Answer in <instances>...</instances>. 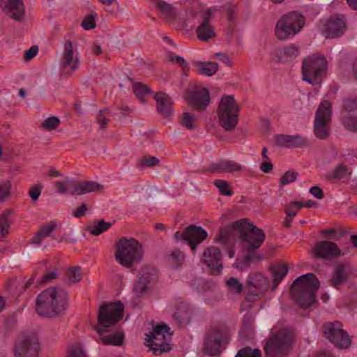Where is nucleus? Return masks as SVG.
<instances>
[{
    "mask_svg": "<svg viewBox=\"0 0 357 357\" xmlns=\"http://www.w3.org/2000/svg\"><path fill=\"white\" fill-rule=\"evenodd\" d=\"M237 237L241 241L248 243L247 249L251 252L261 246L266 236L262 229L249 222L248 219L243 218L230 225L222 227L215 237V241L229 244L234 243Z\"/></svg>",
    "mask_w": 357,
    "mask_h": 357,
    "instance_id": "nucleus-1",
    "label": "nucleus"
},
{
    "mask_svg": "<svg viewBox=\"0 0 357 357\" xmlns=\"http://www.w3.org/2000/svg\"><path fill=\"white\" fill-rule=\"evenodd\" d=\"M68 292L62 288L51 287L36 298V311L43 317H55L63 314L68 307Z\"/></svg>",
    "mask_w": 357,
    "mask_h": 357,
    "instance_id": "nucleus-2",
    "label": "nucleus"
},
{
    "mask_svg": "<svg viewBox=\"0 0 357 357\" xmlns=\"http://www.w3.org/2000/svg\"><path fill=\"white\" fill-rule=\"evenodd\" d=\"M319 282L314 273H307L297 278L290 286V294L295 302L306 309L315 302Z\"/></svg>",
    "mask_w": 357,
    "mask_h": 357,
    "instance_id": "nucleus-3",
    "label": "nucleus"
},
{
    "mask_svg": "<svg viewBox=\"0 0 357 357\" xmlns=\"http://www.w3.org/2000/svg\"><path fill=\"white\" fill-rule=\"evenodd\" d=\"M305 24V17L298 11L284 14L276 22L275 36L279 40L291 39L301 32Z\"/></svg>",
    "mask_w": 357,
    "mask_h": 357,
    "instance_id": "nucleus-4",
    "label": "nucleus"
},
{
    "mask_svg": "<svg viewBox=\"0 0 357 357\" xmlns=\"http://www.w3.org/2000/svg\"><path fill=\"white\" fill-rule=\"evenodd\" d=\"M294 340L293 331L284 328L273 333L264 347L265 357H284L291 350Z\"/></svg>",
    "mask_w": 357,
    "mask_h": 357,
    "instance_id": "nucleus-5",
    "label": "nucleus"
},
{
    "mask_svg": "<svg viewBox=\"0 0 357 357\" xmlns=\"http://www.w3.org/2000/svg\"><path fill=\"white\" fill-rule=\"evenodd\" d=\"M239 106L233 95H224L218 105L217 114L220 126L227 132L236 128L239 116Z\"/></svg>",
    "mask_w": 357,
    "mask_h": 357,
    "instance_id": "nucleus-6",
    "label": "nucleus"
},
{
    "mask_svg": "<svg viewBox=\"0 0 357 357\" xmlns=\"http://www.w3.org/2000/svg\"><path fill=\"white\" fill-rule=\"evenodd\" d=\"M116 248V260L123 267L131 268L135 261H139L143 257L142 245L132 238H120Z\"/></svg>",
    "mask_w": 357,
    "mask_h": 357,
    "instance_id": "nucleus-7",
    "label": "nucleus"
},
{
    "mask_svg": "<svg viewBox=\"0 0 357 357\" xmlns=\"http://www.w3.org/2000/svg\"><path fill=\"white\" fill-rule=\"evenodd\" d=\"M124 305L121 302L102 304L98 310V325L93 329L102 334L106 331L103 328H109L119 322L123 317Z\"/></svg>",
    "mask_w": 357,
    "mask_h": 357,
    "instance_id": "nucleus-8",
    "label": "nucleus"
},
{
    "mask_svg": "<svg viewBox=\"0 0 357 357\" xmlns=\"http://www.w3.org/2000/svg\"><path fill=\"white\" fill-rule=\"evenodd\" d=\"M229 338V329L225 325H218L211 327L207 331L204 344V352L211 356L219 354L224 349Z\"/></svg>",
    "mask_w": 357,
    "mask_h": 357,
    "instance_id": "nucleus-9",
    "label": "nucleus"
},
{
    "mask_svg": "<svg viewBox=\"0 0 357 357\" xmlns=\"http://www.w3.org/2000/svg\"><path fill=\"white\" fill-rule=\"evenodd\" d=\"M327 62L324 56L313 55L303 59L302 75L304 81L312 85L319 84L326 73Z\"/></svg>",
    "mask_w": 357,
    "mask_h": 357,
    "instance_id": "nucleus-10",
    "label": "nucleus"
},
{
    "mask_svg": "<svg viewBox=\"0 0 357 357\" xmlns=\"http://www.w3.org/2000/svg\"><path fill=\"white\" fill-rule=\"evenodd\" d=\"M54 187L59 194L69 193L72 195H82L93 192H100L103 189V185L96 181H73L68 178L63 181H56Z\"/></svg>",
    "mask_w": 357,
    "mask_h": 357,
    "instance_id": "nucleus-11",
    "label": "nucleus"
},
{
    "mask_svg": "<svg viewBox=\"0 0 357 357\" xmlns=\"http://www.w3.org/2000/svg\"><path fill=\"white\" fill-rule=\"evenodd\" d=\"M146 336V340L149 343V345L153 354L158 356L170 350L168 341L171 338L172 333L166 324L157 325Z\"/></svg>",
    "mask_w": 357,
    "mask_h": 357,
    "instance_id": "nucleus-12",
    "label": "nucleus"
},
{
    "mask_svg": "<svg viewBox=\"0 0 357 357\" xmlns=\"http://www.w3.org/2000/svg\"><path fill=\"white\" fill-rule=\"evenodd\" d=\"M331 121V105L328 100H323L319 105L314 123L315 136L320 139H325L329 135Z\"/></svg>",
    "mask_w": 357,
    "mask_h": 357,
    "instance_id": "nucleus-13",
    "label": "nucleus"
},
{
    "mask_svg": "<svg viewBox=\"0 0 357 357\" xmlns=\"http://www.w3.org/2000/svg\"><path fill=\"white\" fill-rule=\"evenodd\" d=\"M341 327L339 321L325 323L323 325V333L336 347L347 348L351 344V340L347 333Z\"/></svg>",
    "mask_w": 357,
    "mask_h": 357,
    "instance_id": "nucleus-14",
    "label": "nucleus"
},
{
    "mask_svg": "<svg viewBox=\"0 0 357 357\" xmlns=\"http://www.w3.org/2000/svg\"><path fill=\"white\" fill-rule=\"evenodd\" d=\"M79 60L74 56L73 43L66 40L63 45V51L60 61V70L63 75H70L79 67Z\"/></svg>",
    "mask_w": 357,
    "mask_h": 357,
    "instance_id": "nucleus-15",
    "label": "nucleus"
},
{
    "mask_svg": "<svg viewBox=\"0 0 357 357\" xmlns=\"http://www.w3.org/2000/svg\"><path fill=\"white\" fill-rule=\"evenodd\" d=\"M202 261L209 268L210 273L218 275L222 269V257L219 248H207L202 255Z\"/></svg>",
    "mask_w": 357,
    "mask_h": 357,
    "instance_id": "nucleus-16",
    "label": "nucleus"
},
{
    "mask_svg": "<svg viewBox=\"0 0 357 357\" xmlns=\"http://www.w3.org/2000/svg\"><path fill=\"white\" fill-rule=\"evenodd\" d=\"M39 342L36 337L28 336L15 345V357H38Z\"/></svg>",
    "mask_w": 357,
    "mask_h": 357,
    "instance_id": "nucleus-17",
    "label": "nucleus"
},
{
    "mask_svg": "<svg viewBox=\"0 0 357 357\" xmlns=\"http://www.w3.org/2000/svg\"><path fill=\"white\" fill-rule=\"evenodd\" d=\"M312 253L315 258L328 259L340 256L341 250L334 242L321 241L314 245Z\"/></svg>",
    "mask_w": 357,
    "mask_h": 357,
    "instance_id": "nucleus-18",
    "label": "nucleus"
},
{
    "mask_svg": "<svg viewBox=\"0 0 357 357\" xmlns=\"http://www.w3.org/2000/svg\"><path fill=\"white\" fill-rule=\"evenodd\" d=\"M208 234L205 229L195 225L187 227L182 233V240L187 242L192 252H195L197 246L206 238Z\"/></svg>",
    "mask_w": 357,
    "mask_h": 357,
    "instance_id": "nucleus-19",
    "label": "nucleus"
},
{
    "mask_svg": "<svg viewBox=\"0 0 357 357\" xmlns=\"http://www.w3.org/2000/svg\"><path fill=\"white\" fill-rule=\"evenodd\" d=\"M187 99L190 105L198 111L205 110L211 102L209 93L206 88L188 91Z\"/></svg>",
    "mask_w": 357,
    "mask_h": 357,
    "instance_id": "nucleus-20",
    "label": "nucleus"
},
{
    "mask_svg": "<svg viewBox=\"0 0 357 357\" xmlns=\"http://www.w3.org/2000/svg\"><path fill=\"white\" fill-rule=\"evenodd\" d=\"M0 6L3 11L13 20L22 21L25 15L22 0H0Z\"/></svg>",
    "mask_w": 357,
    "mask_h": 357,
    "instance_id": "nucleus-21",
    "label": "nucleus"
},
{
    "mask_svg": "<svg viewBox=\"0 0 357 357\" xmlns=\"http://www.w3.org/2000/svg\"><path fill=\"white\" fill-rule=\"evenodd\" d=\"M213 10L208 8L204 11L202 22L197 28V38L202 41H206L215 36L214 28L211 24Z\"/></svg>",
    "mask_w": 357,
    "mask_h": 357,
    "instance_id": "nucleus-22",
    "label": "nucleus"
},
{
    "mask_svg": "<svg viewBox=\"0 0 357 357\" xmlns=\"http://www.w3.org/2000/svg\"><path fill=\"white\" fill-rule=\"evenodd\" d=\"M273 140L275 146L285 148H299L308 145L307 139L299 135H276Z\"/></svg>",
    "mask_w": 357,
    "mask_h": 357,
    "instance_id": "nucleus-23",
    "label": "nucleus"
},
{
    "mask_svg": "<svg viewBox=\"0 0 357 357\" xmlns=\"http://www.w3.org/2000/svg\"><path fill=\"white\" fill-rule=\"evenodd\" d=\"M243 169V166L233 160H221L211 164L209 166L203 169L204 172H209L211 174L219 173H232L240 172Z\"/></svg>",
    "mask_w": 357,
    "mask_h": 357,
    "instance_id": "nucleus-24",
    "label": "nucleus"
},
{
    "mask_svg": "<svg viewBox=\"0 0 357 357\" xmlns=\"http://www.w3.org/2000/svg\"><path fill=\"white\" fill-rule=\"evenodd\" d=\"M346 30L345 22L342 18L338 16L331 17L324 29L326 38H335L342 36Z\"/></svg>",
    "mask_w": 357,
    "mask_h": 357,
    "instance_id": "nucleus-25",
    "label": "nucleus"
},
{
    "mask_svg": "<svg viewBox=\"0 0 357 357\" xmlns=\"http://www.w3.org/2000/svg\"><path fill=\"white\" fill-rule=\"evenodd\" d=\"M348 278L349 271L347 264L339 263L335 266L332 276L328 282L331 286L339 289L341 285L348 280Z\"/></svg>",
    "mask_w": 357,
    "mask_h": 357,
    "instance_id": "nucleus-26",
    "label": "nucleus"
},
{
    "mask_svg": "<svg viewBox=\"0 0 357 357\" xmlns=\"http://www.w3.org/2000/svg\"><path fill=\"white\" fill-rule=\"evenodd\" d=\"M155 99L157 102V112L160 115L165 117H168L173 114V102L167 94L162 92L156 93L155 95Z\"/></svg>",
    "mask_w": 357,
    "mask_h": 357,
    "instance_id": "nucleus-27",
    "label": "nucleus"
},
{
    "mask_svg": "<svg viewBox=\"0 0 357 357\" xmlns=\"http://www.w3.org/2000/svg\"><path fill=\"white\" fill-rule=\"evenodd\" d=\"M268 284L269 280L267 278L261 273H255L249 275L245 287L248 289H255L262 294L268 288Z\"/></svg>",
    "mask_w": 357,
    "mask_h": 357,
    "instance_id": "nucleus-28",
    "label": "nucleus"
},
{
    "mask_svg": "<svg viewBox=\"0 0 357 357\" xmlns=\"http://www.w3.org/2000/svg\"><path fill=\"white\" fill-rule=\"evenodd\" d=\"M153 279V274L149 270L142 269L139 273V279L135 282L133 291L140 296L147 291L149 288L151 280Z\"/></svg>",
    "mask_w": 357,
    "mask_h": 357,
    "instance_id": "nucleus-29",
    "label": "nucleus"
},
{
    "mask_svg": "<svg viewBox=\"0 0 357 357\" xmlns=\"http://www.w3.org/2000/svg\"><path fill=\"white\" fill-rule=\"evenodd\" d=\"M57 227V223L55 220L50 221L46 224L43 225L39 230L36 233L34 236L31 238V243L32 244L40 245H41L43 239L45 237H51L52 233Z\"/></svg>",
    "mask_w": 357,
    "mask_h": 357,
    "instance_id": "nucleus-30",
    "label": "nucleus"
},
{
    "mask_svg": "<svg viewBox=\"0 0 357 357\" xmlns=\"http://www.w3.org/2000/svg\"><path fill=\"white\" fill-rule=\"evenodd\" d=\"M174 319L182 326L188 325L192 319V310L188 304L181 303L176 309Z\"/></svg>",
    "mask_w": 357,
    "mask_h": 357,
    "instance_id": "nucleus-31",
    "label": "nucleus"
},
{
    "mask_svg": "<svg viewBox=\"0 0 357 357\" xmlns=\"http://www.w3.org/2000/svg\"><path fill=\"white\" fill-rule=\"evenodd\" d=\"M300 54V47L295 45H289L284 47L283 50L277 52L275 56L278 62H287L295 59Z\"/></svg>",
    "mask_w": 357,
    "mask_h": 357,
    "instance_id": "nucleus-32",
    "label": "nucleus"
},
{
    "mask_svg": "<svg viewBox=\"0 0 357 357\" xmlns=\"http://www.w3.org/2000/svg\"><path fill=\"white\" fill-rule=\"evenodd\" d=\"M270 271L273 277V287L271 291H273L284 276L288 273V268L285 264H274L270 267Z\"/></svg>",
    "mask_w": 357,
    "mask_h": 357,
    "instance_id": "nucleus-33",
    "label": "nucleus"
},
{
    "mask_svg": "<svg viewBox=\"0 0 357 357\" xmlns=\"http://www.w3.org/2000/svg\"><path fill=\"white\" fill-rule=\"evenodd\" d=\"M99 335V342L105 345L121 346L123 342L124 333L120 330L105 335H103L102 333Z\"/></svg>",
    "mask_w": 357,
    "mask_h": 357,
    "instance_id": "nucleus-34",
    "label": "nucleus"
},
{
    "mask_svg": "<svg viewBox=\"0 0 357 357\" xmlns=\"http://www.w3.org/2000/svg\"><path fill=\"white\" fill-rule=\"evenodd\" d=\"M166 259L173 268H178L185 260L184 254L178 249H174L166 254Z\"/></svg>",
    "mask_w": 357,
    "mask_h": 357,
    "instance_id": "nucleus-35",
    "label": "nucleus"
},
{
    "mask_svg": "<svg viewBox=\"0 0 357 357\" xmlns=\"http://www.w3.org/2000/svg\"><path fill=\"white\" fill-rule=\"evenodd\" d=\"M218 70V65L215 62H199L197 64V71L202 75L212 76Z\"/></svg>",
    "mask_w": 357,
    "mask_h": 357,
    "instance_id": "nucleus-36",
    "label": "nucleus"
},
{
    "mask_svg": "<svg viewBox=\"0 0 357 357\" xmlns=\"http://www.w3.org/2000/svg\"><path fill=\"white\" fill-rule=\"evenodd\" d=\"M82 278V269L79 266L71 267L66 273V282L68 284H74L79 282Z\"/></svg>",
    "mask_w": 357,
    "mask_h": 357,
    "instance_id": "nucleus-37",
    "label": "nucleus"
},
{
    "mask_svg": "<svg viewBox=\"0 0 357 357\" xmlns=\"http://www.w3.org/2000/svg\"><path fill=\"white\" fill-rule=\"evenodd\" d=\"M111 222H105L104 220H100L98 222H94L93 226H89L86 230L93 236H99L102 233L107 231L112 226Z\"/></svg>",
    "mask_w": 357,
    "mask_h": 357,
    "instance_id": "nucleus-38",
    "label": "nucleus"
},
{
    "mask_svg": "<svg viewBox=\"0 0 357 357\" xmlns=\"http://www.w3.org/2000/svg\"><path fill=\"white\" fill-rule=\"evenodd\" d=\"M11 213V210H7L0 215V239H3L8 234V229L10 226L8 218Z\"/></svg>",
    "mask_w": 357,
    "mask_h": 357,
    "instance_id": "nucleus-39",
    "label": "nucleus"
},
{
    "mask_svg": "<svg viewBox=\"0 0 357 357\" xmlns=\"http://www.w3.org/2000/svg\"><path fill=\"white\" fill-rule=\"evenodd\" d=\"M155 6L158 10L167 17H174L175 15L174 8L167 2L162 0H151Z\"/></svg>",
    "mask_w": 357,
    "mask_h": 357,
    "instance_id": "nucleus-40",
    "label": "nucleus"
},
{
    "mask_svg": "<svg viewBox=\"0 0 357 357\" xmlns=\"http://www.w3.org/2000/svg\"><path fill=\"white\" fill-rule=\"evenodd\" d=\"M180 124L188 130H192L196 128L195 118L189 113L184 112L179 120Z\"/></svg>",
    "mask_w": 357,
    "mask_h": 357,
    "instance_id": "nucleus-41",
    "label": "nucleus"
},
{
    "mask_svg": "<svg viewBox=\"0 0 357 357\" xmlns=\"http://www.w3.org/2000/svg\"><path fill=\"white\" fill-rule=\"evenodd\" d=\"M133 92L135 96L141 100V102H144V97L145 95L151 93V89L142 83L137 82L135 83L132 86Z\"/></svg>",
    "mask_w": 357,
    "mask_h": 357,
    "instance_id": "nucleus-42",
    "label": "nucleus"
},
{
    "mask_svg": "<svg viewBox=\"0 0 357 357\" xmlns=\"http://www.w3.org/2000/svg\"><path fill=\"white\" fill-rule=\"evenodd\" d=\"M214 185L218 188L220 195L228 197L233 195V192L227 181L217 179L214 181Z\"/></svg>",
    "mask_w": 357,
    "mask_h": 357,
    "instance_id": "nucleus-43",
    "label": "nucleus"
},
{
    "mask_svg": "<svg viewBox=\"0 0 357 357\" xmlns=\"http://www.w3.org/2000/svg\"><path fill=\"white\" fill-rule=\"evenodd\" d=\"M298 176L295 170H288L281 176L280 179V187L286 185L294 182Z\"/></svg>",
    "mask_w": 357,
    "mask_h": 357,
    "instance_id": "nucleus-44",
    "label": "nucleus"
},
{
    "mask_svg": "<svg viewBox=\"0 0 357 357\" xmlns=\"http://www.w3.org/2000/svg\"><path fill=\"white\" fill-rule=\"evenodd\" d=\"M228 290L233 294H241L243 286L240 281L235 278H230L226 282Z\"/></svg>",
    "mask_w": 357,
    "mask_h": 357,
    "instance_id": "nucleus-45",
    "label": "nucleus"
},
{
    "mask_svg": "<svg viewBox=\"0 0 357 357\" xmlns=\"http://www.w3.org/2000/svg\"><path fill=\"white\" fill-rule=\"evenodd\" d=\"M347 174H351L348 172V168L344 165H339L328 174V178H344Z\"/></svg>",
    "mask_w": 357,
    "mask_h": 357,
    "instance_id": "nucleus-46",
    "label": "nucleus"
},
{
    "mask_svg": "<svg viewBox=\"0 0 357 357\" xmlns=\"http://www.w3.org/2000/svg\"><path fill=\"white\" fill-rule=\"evenodd\" d=\"M236 357H261V353L259 349H252L250 347H245L240 349Z\"/></svg>",
    "mask_w": 357,
    "mask_h": 357,
    "instance_id": "nucleus-47",
    "label": "nucleus"
},
{
    "mask_svg": "<svg viewBox=\"0 0 357 357\" xmlns=\"http://www.w3.org/2000/svg\"><path fill=\"white\" fill-rule=\"evenodd\" d=\"M304 206L303 202H291L286 208L284 212L289 217H294L297 215L299 208Z\"/></svg>",
    "mask_w": 357,
    "mask_h": 357,
    "instance_id": "nucleus-48",
    "label": "nucleus"
},
{
    "mask_svg": "<svg viewBox=\"0 0 357 357\" xmlns=\"http://www.w3.org/2000/svg\"><path fill=\"white\" fill-rule=\"evenodd\" d=\"M61 123L60 119L56 116L47 118L43 123V127L47 130H52L57 128Z\"/></svg>",
    "mask_w": 357,
    "mask_h": 357,
    "instance_id": "nucleus-49",
    "label": "nucleus"
},
{
    "mask_svg": "<svg viewBox=\"0 0 357 357\" xmlns=\"http://www.w3.org/2000/svg\"><path fill=\"white\" fill-rule=\"evenodd\" d=\"M342 123L347 130L357 131V117L347 116L344 117Z\"/></svg>",
    "mask_w": 357,
    "mask_h": 357,
    "instance_id": "nucleus-50",
    "label": "nucleus"
},
{
    "mask_svg": "<svg viewBox=\"0 0 357 357\" xmlns=\"http://www.w3.org/2000/svg\"><path fill=\"white\" fill-rule=\"evenodd\" d=\"M42 190L43 185L40 183L33 185L29 188V195L33 202H36L38 200Z\"/></svg>",
    "mask_w": 357,
    "mask_h": 357,
    "instance_id": "nucleus-51",
    "label": "nucleus"
},
{
    "mask_svg": "<svg viewBox=\"0 0 357 357\" xmlns=\"http://www.w3.org/2000/svg\"><path fill=\"white\" fill-rule=\"evenodd\" d=\"M169 59L171 61L176 62V63H178L183 71L189 69L188 63L182 56L176 55L174 53H169Z\"/></svg>",
    "mask_w": 357,
    "mask_h": 357,
    "instance_id": "nucleus-52",
    "label": "nucleus"
},
{
    "mask_svg": "<svg viewBox=\"0 0 357 357\" xmlns=\"http://www.w3.org/2000/svg\"><path fill=\"white\" fill-rule=\"evenodd\" d=\"M159 164V160L153 156H145L144 160L139 162V165L142 167H155Z\"/></svg>",
    "mask_w": 357,
    "mask_h": 357,
    "instance_id": "nucleus-53",
    "label": "nucleus"
},
{
    "mask_svg": "<svg viewBox=\"0 0 357 357\" xmlns=\"http://www.w3.org/2000/svg\"><path fill=\"white\" fill-rule=\"evenodd\" d=\"M67 357H86V356L81 346L77 344L71 347Z\"/></svg>",
    "mask_w": 357,
    "mask_h": 357,
    "instance_id": "nucleus-54",
    "label": "nucleus"
},
{
    "mask_svg": "<svg viewBox=\"0 0 357 357\" xmlns=\"http://www.w3.org/2000/svg\"><path fill=\"white\" fill-rule=\"evenodd\" d=\"M10 182L0 183V202L4 201L10 195Z\"/></svg>",
    "mask_w": 357,
    "mask_h": 357,
    "instance_id": "nucleus-55",
    "label": "nucleus"
},
{
    "mask_svg": "<svg viewBox=\"0 0 357 357\" xmlns=\"http://www.w3.org/2000/svg\"><path fill=\"white\" fill-rule=\"evenodd\" d=\"M82 26L85 30H91L96 27V20L93 15H89L82 22Z\"/></svg>",
    "mask_w": 357,
    "mask_h": 357,
    "instance_id": "nucleus-56",
    "label": "nucleus"
},
{
    "mask_svg": "<svg viewBox=\"0 0 357 357\" xmlns=\"http://www.w3.org/2000/svg\"><path fill=\"white\" fill-rule=\"evenodd\" d=\"M344 109L347 112H352L357 109V100L354 98H347L344 101Z\"/></svg>",
    "mask_w": 357,
    "mask_h": 357,
    "instance_id": "nucleus-57",
    "label": "nucleus"
},
{
    "mask_svg": "<svg viewBox=\"0 0 357 357\" xmlns=\"http://www.w3.org/2000/svg\"><path fill=\"white\" fill-rule=\"evenodd\" d=\"M58 277V270L54 269L52 271L46 272L41 280L42 283L50 282Z\"/></svg>",
    "mask_w": 357,
    "mask_h": 357,
    "instance_id": "nucleus-58",
    "label": "nucleus"
},
{
    "mask_svg": "<svg viewBox=\"0 0 357 357\" xmlns=\"http://www.w3.org/2000/svg\"><path fill=\"white\" fill-rule=\"evenodd\" d=\"M38 48L36 45L31 46L29 50H26L24 54V59L29 61L33 59L37 54Z\"/></svg>",
    "mask_w": 357,
    "mask_h": 357,
    "instance_id": "nucleus-59",
    "label": "nucleus"
},
{
    "mask_svg": "<svg viewBox=\"0 0 357 357\" xmlns=\"http://www.w3.org/2000/svg\"><path fill=\"white\" fill-rule=\"evenodd\" d=\"M88 210L87 205L84 203L82 204L80 206L77 207L75 211H73V215L75 218H80L83 217L86 211Z\"/></svg>",
    "mask_w": 357,
    "mask_h": 357,
    "instance_id": "nucleus-60",
    "label": "nucleus"
},
{
    "mask_svg": "<svg viewBox=\"0 0 357 357\" xmlns=\"http://www.w3.org/2000/svg\"><path fill=\"white\" fill-rule=\"evenodd\" d=\"M104 112L105 110H100L96 117V121L102 128H105L109 121V119L103 115Z\"/></svg>",
    "mask_w": 357,
    "mask_h": 357,
    "instance_id": "nucleus-61",
    "label": "nucleus"
},
{
    "mask_svg": "<svg viewBox=\"0 0 357 357\" xmlns=\"http://www.w3.org/2000/svg\"><path fill=\"white\" fill-rule=\"evenodd\" d=\"M310 192L316 198L322 199L324 197V194L321 188L319 186H313L310 189Z\"/></svg>",
    "mask_w": 357,
    "mask_h": 357,
    "instance_id": "nucleus-62",
    "label": "nucleus"
},
{
    "mask_svg": "<svg viewBox=\"0 0 357 357\" xmlns=\"http://www.w3.org/2000/svg\"><path fill=\"white\" fill-rule=\"evenodd\" d=\"M248 294L246 295L245 299L248 302H254L257 300L258 296L261 294L259 291H256L255 289H248Z\"/></svg>",
    "mask_w": 357,
    "mask_h": 357,
    "instance_id": "nucleus-63",
    "label": "nucleus"
},
{
    "mask_svg": "<svg viewBox=\"0 0 357 357\" xmlns=\"http://www.w3.org/2000/svg\"><path fill=\"white\" fill-rule=\"evenodd\" d=\"M273 165L269 160L264 162L260 165V169L264 173H270L273 171Z\"/></svg>",
    "mask_w": 357,
    "mask_h": 357,
    "instance_id": "nucleus-64",
    "label": "nucleus"
}]
</instances>
